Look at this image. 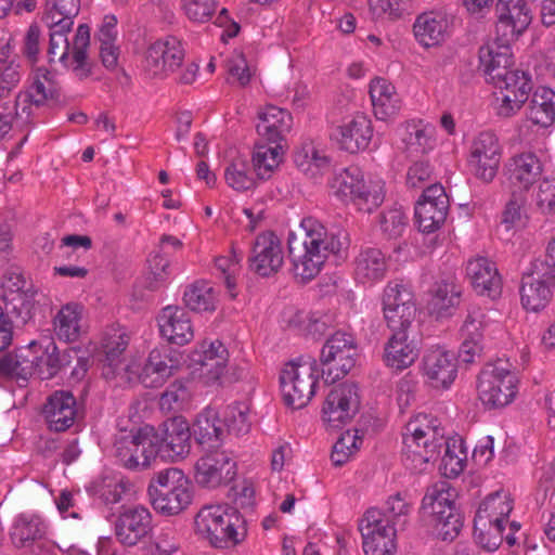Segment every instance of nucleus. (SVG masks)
<instances>
[{"instance_id": "obj_1", "label": "nucleus", "mask_w": 555, "mask_h": 555, "mask_svg": "<svg viewBox=\"0 0 555 555\" xmlns=\"http://www.w3.org/2000/svg\"><path fill=\"white\" fill-rule=\"evenodd\" d=\"M345 241L346 236L341 231L330 232L312 217L302 219L299 232H291L287 238L288 257L295 276L302 281L313 279L328 255H339Z\"/></svg>"}, {"instance_id": "obj_2", "label": "nucleus", "mask_w": 555, "mask_h": 555, "mask_svg": "<svg viewBox=\"0 0 555 555\" xmlns=\"http://www.w3.org/2000/svg\"><path fill=\"white\" fill-rule=\"evenodd\" d=\"M242 508L243 488L233 485L227 491L222 505L205 506L197 513L196 532L214 547L238 544V529L243 528Z\"/></svg>"}, {"instance_id": "obj_3", "label": "nucleus", "mask_w": 555, "mask_h": 555, "mask_svg": "<svg viewBox=\"0 0 555 555\" xmlns=\"http://www.w3.org/2000/svg\"><path fill=\"white\" fill-rule=\"evenodd\" d=\"M149 501L162 515H178L192 503L193 492L188 477L175 467L156 473L147 486Z\"/></svg>"}, {"instance_id": "obj_4", "label": "nucleus", "mask_w": 555, "mask_h": 555, "mask_svg": "<svg viewBox=\"0 0 555 555\" xmlns=\"http://www.w3.org/2000/svg\"><path fill=\"white\" fill-rule=\"evenodd\" d=\"M49 62L53 63L59 61L65 68L70 69L78 78H87L91 74V63L88 59L90 27L87 24H80L72 43L67 38V33L70 29H63L57 26H49Z\"/></svg>"}, {"instance_id": "obj_5", "label": "nucleus", "mask_w": 555, "mask_h": 555, "mask_svg": "<svg viewBox=\"0 0 555 555\" xmlns=\"http://www.w3.org/2000/svg\"><path fill=\"white\" fill-rule=\"evenodd\" d=\"M319 377V365L313 358H299L285 364L280 374L285 404L296 410L305 408L315 392Z\"/></svg>"}, {"instance_id": "obj_6", "label": "nucleus", "mask_w": 555, "mask_h": 555, "mask_svg": "<svg viewBox=\"0 0 555 555\" xmlns=\"http://www.w3.org/2000/svg\"><path fill=\"white\" fill-rule=\"evenodd\" d=\"M207 450L195 463V481L206 489H218L236 480L241 460L240 450L228 448Z\"/></svg>"}, {"instance_id": "obj_7", "label": "nucleus", "mask_w": 555, "mask_h": 555, "mask_svg": "<svg viewBox=\"0 0 555 555\" xmlns=\"http://www.w3.org/2000/svg\"><path fill=\"white\" fill-rule=\"evenodd\" d=\"M158 433L151 426H144L135 431H122L114 442L115 456L128 469L147 468L158 456Z\"/></svg>"}, {"instance_id": "obj_8", "label": "nucleus", "mask_w": 555, "mask_h": 555, "mask_svg": "<svg viewBox=\"0 0 555 555\" xmlns=\"http://www.w3.org/2000/svg\"><path fill=\"white\" fill-rule=\"evenodd\" d=\"M358 356V345L350 333H333L320 352L321 376L324 382L334 384L344 378L354 367Z\"/></svg>"}, {"instance_id": "obj_9", "label": "nucleus", "mask_w": 555, "mask_h": 555, "mask_svg": "<svg viewBox=\"0 0 555 555\" xmlns=\"http://www.w3.org/2000/svg\"><path fill=\"white\" fill-rule=\"evenodd\" d=\"M477 389L483 405L489 409L503 408L509 404L517 393V378L507 362L498 360L486 364L481 370Z\"/></svg>"}, {"instance_id": "obj_10", "label": "nucleus", "mask_w": 555, "mask_h": 555, "mask_svg": "<svg viewBox=\"0 0 555 555\" xmlns=\"http://www.w3.org/2000/svg\"><path fill=\"white\" fill-rule=\"evenodd\" d=\"M185 49L175 36H166L151 43L143 60L144 74L152 79H165L183 63Z\"/></svg>"}, {"instance_id": "obj_11", "label": "nucleus", "mask_w": 555, "mask_h": 555, "mask_svg": "<svg viewBox=\"0 0 555 555\" xmlns=\"http://www.w3.org/2000/svg\"><path fill=\"white\" fill-rule=\"evenodd\" d=\"M341 199H350L360 211L372 212L384 201L380 190L365 184L361 170L351 166L343 169L331 184Z\"/></svg>"}, {"instance_id": "obj_12", "label": "nucleus", "mask_w": 555, "mask_h": 555, "mask_svg": "<svg viewBox=\"0 0 555 555\" xmlns=\"http://www.w3.org/2000/svg\"><path fill=\"white\" fill-rule=\"evenodd\" d=\"M438 493L436 489H427L422 501L421 514L441 540L453 541L463 528V515L456 505L448 507L435 502Z\"/></svg>"}, {"instance_id": "obj_13", "label": "nucleus", "mask_w": 555, "mask_h": 555, "mask_svg": "<svg viewBox=\"0 0 555 555\" xmlns=\"http://www.w3.org/2000/svg\"><path fill=\"white\" fill-rule=\"evenodd\" d=\"M378 508H369L359 521V531L366 555H393L396 551L397 528L382 522Z\"/></svg>"}, {"instance_id": "obj_14", "label": "nucleus", "mask_w": 555, "mask_h": 555, "mask_svg": "<svg viewBox=\"0 0 555 555\" xmlns=\"http://www.w3.org/2000/svg\"><path fill=\"white\" fill-rule=\"evenodd\" d=\"M360 408L358 387L353 383H341L327 393L322 408L323 421L339 428L351 422Z\"/></svg>"}, {"instance_id": "obj_15", "label": "nucleus", "mask_w": 555, "mask_h": 555, "mask_svg": "<svg viewBox=\"0 0 555 555\" xmlns=\"http://www.w3.org/2000/svg\"><path fill=\"white\" fill-rule=\"evenodd\" d=\"M501 155L498 137L491 131H482L472 141L468 166L476 178L489 183L498 173Z\"/></svg>"}, {"instance_id": "obj_16", "label": "nucleus", "mask_w": 555, "mask_h": 555, "mask_svg": "<svg viewBox=\"0 0 555 555\" xmlns=\"http://www.w3.org/2000/svg\"><path fill=\"white\" fill-rule=\"evenodd\" d=\"M384 318L389 328L415 325L416 304L410 288L403 284L389 283L383 295Z\"/></svg>"}, {"instance_id": "obj_17", "label": "nucleus", "mask_w": 555, "mask_h": 555, "mask_svg": "<svg viewBox=\"0 0 555 555\" xmlns=\"http://www.w3.org/2000/svg\"><path fill=\"white\" fill-rule=\"evenodd\" d=\"M29 359H33V374H37L40 379L53 378L62 369L70 365L73 356H77V350L66 348L62 352L52 338L34 340L28 344Z\"/></svg>"}, {"instance_id": "obj_18", "label": "nucleus", "mask_w": 555, "mask_h": 555, "mask_svg": "<svg viewBox=\"0 0 555 555\" xmlns=\"http://www.w3.org/2000/svg\"><path fill=\"white\" fill-rule=\"evenodd\" d=\"M284 262L281 240L271 231L258 234L251 244L248 267L260 278L276 274Z\"/></svg>"}, {"instance_id": "obj_19", "label": "nucleus", "mask_w": 555, "mask_h": 555, "mask_svg": "<svg viewBox=\"0 0 555 555\" xmlns=\"http://www.w3.org/2000/svg\"><path fill=\"white\" fill-rule=\"evenodd\" d=\"M555 280L548 276L542 264L532 261L522 274L520 296L525 309L539 311L546 307L553 296Z\"/></svg>"}, {"instance_id": "obj_20", "label": "nucleus", "mask_w": 555, "mask_h": 555, "mask_svg": "<svg viewBox=\"0 0 555 555\" xmlns=\"http://www.w3.org/2000/svg\"><path fill=\"white\" fill-rule=\"evenodd\" d=\"M499 40L513 42L528 28L531 13L525 0H499L495 5Z\"/></svg>"}, {"instance_id": "obj_21", "label": "nucleus", "mask_w": 555, "mask_h": 555, "mask_svg": "<svg viewBox=\"0 0 555 555\" xmlns=\"http://www.w3.org/2000/svg\"><path fill=\"white\" fill-rule=\"evenodd\" d=\"M392 334L385 346V361L388 366L403 370L418 357L420 339L416 326L390 328Z\"/></svg>"}, {"instance_id": "obj_22", "label": "nucleus", "mask_w": 555, "mask_h": 555, "mask_svg": "<svg viewBox=\"0 0 555 555\" xmlns=\"http://www.w3.org/2000/svg\"><path fill=\"white\" fill-rule=\"evenodd\" d=\"M402 462L412 473H422L430 462H435L442 449L449 444L444 433L435 435V438L404 437Z\"/></svg>"}, {"instance_id": "obj_23", "label": "nucleus", "mask_w": 555, "mask_h": 555, "mask_svg": "<svg viewBox=\"0 0 555 555\" xmlns=\"http://www.w3.org/2000/svg\"><path fill=\"white\" fill-rule=\"evenodd\" d=\"M152 531L150 511L137 505L126 508L117 518L115 533L118 541L126 546H134Z\"/></svg>"}, {"instance_id": "obj_24", "label": "nucleus", "mask_w": 555, "mask_h": 555, "mask_svg": "<svg viewBox=\"0 0 555 555\" xmlns=\"http://www.w3.org/2000/svg\"><path fill=\"white\" fill-rule=\"evenodd\" d=\"M42 415L48 428L62 433L70 428L78 415L76 398L66 390H56L50 395L43 405Z\"/></svg>"}, {"instance_id": "obj_25", "label": "nucleus", "mask_w": 555, "mask_h": 555, "mask_svg": "<svg viewBox=\"0 0 555 555\" xmlns=\"http://www.w3.org/2000/svg\"><path fill=\"white\" fill-rule=\"evenodd\" d=\"M191 427L183 417H173L165 423L164 434H158V456L175 461L183 459L190 451Z\"/></svg>"}, {"instance_id": "obj_26", "label": "nucleus", "mask_w": 555, "mask_h": 555, "mask_svg": "<svg viewBox=\"0 0 555 555\" xmlns=\"http://www.w3.org/2000/svg\"><path fill=\"white\" fill-rule=\"evenodd\" d=\"M256 131L261 140L273 144H287L286 135L293 127L292 114L274 105H267L257 113Z\"/></svg>"}, {"instance_id": "obj_27", "label": "nucleus", "mask_w": 555, "mask_h": 555, "mask_svg": "<svg viewBox=\"0 0 555 555\" xmlns=\"http://www.w3.org/2000/svg\"><path fill=\"white\" fill-rule=\"evenodd\" d=\"M423 372L434 387L448 388L456 377V358L441 347L431 348L423 358Z\"/></svg>"}, {"instance_id": "obj_28", "label": "nucleus", "mask_w": 555, "mask_h": 555, "mask_svg": "<svg viewBox=\"0 0 555 555\" xmlns=\"http://www.w3.org/2000/svg\"><path fill=\"white\" fill-rule=\"evenodd\" d=\"M159 332L170 344L183 346L194 337L189 313L181 307L167 306L157 317Z\"/></svg>"}, {"instance_id": "obj_29", "label": "nucleus", "mask_w": 555, "mask_h": 555, "mask_svg": "<svg viewBox=\"0 0 555 555\" xmlns=\"http://www.w3.org/2000/svg\"><path fill=\"white\" fill-rule=\"evenodd\" d=\"M509 44L496 37L495 42L479 49L480 66L491 83H498V79L513 70L514 57Z\"/></svg>"}, {"instance_id": "obj_30", "label": "nucleus", "mask_w": 555, "mask_h": 555, "mask_svg": "<svg viewBox=\"0 0 555 555\" xmlns=\"http://www.w3.org/2000/svg\"><path fill=\"white\" fill-rule=\"evenodd\" d=\"M466 275L477 294L492 299L501 295V278L489 259L477 257L469 260L466 267Z\"/></svg>"}, {"instance_id": "obj_31", "label": "nucleus", "mask_w": 555, "mask_h": 555, "mask_svg": "<svg viewBox=\"0 0 555 555\" xmlns=\"http://www.w3.org/2000/svg\"><path fill=\"white\" fill-rule=\"evenodd\" d=\"M340 149L356 154L365 150L373 135L372 122L364 115H357L350 121L337 127L333 134Z\"/></svg>"}, {"instance_id": "obj_32", "label": "nucleus", "mask_w": 555, "mask_h": 555, "mask_svg": "<svg viewBox=\"0 0 555 555\" xmlns=\"http://www.w3.org/2000/svg\"><path fill=\"white\" fill-rule=\"evenodd\" d=\"M225 349L221 341H203L198 350L192 354V362L199 365V376L205 378L207 385L217 382L223 374L225 366Z\"/></svg>"}, {"instance_id": "obj_33", "label": "nucleus", "mask_w": 555, "mask_h": 555, "mask_svg": "<svg viewBox=\"0 0 555 555\" xmlns=\"http://www.w3.org/2000/svg\"><path fill=\"white\" fill-rule=\"evenodd\" d=\"M178 361L169 353L159 349H153L138 378L146 388H156L162 386L178 370Z\"/></svg>"}, {"instance_id": "obj_34", "label": "nucleus", "mask_w": 555, "mask_h": 555, "mask_svg": "<svg viewBox=\"0 0 555 555\" xmlns=\"http://www.w3.org/2000/svg\"><path fill=\"white\" fill-rule=\"evenodd\" d=\"M194 440L203 448H217L222 442L223 430L216 409L208 405L198 412L190 425Z\"/></svg>"}, {"instance_id": "obj_35", "label": "nucleus", "mask_w": 555, "mask_h": 555, "mask_svg": "<svg viewBox=\"0 0 555 555\" xmlns=\"http://www.w3.org/2000/svg\"><path fill=\"white\" fill-rule=\"evenodd\" d=\"M129 335L124 327L109 326L101 339V349L104 353V362L111 369L105 375H117L120 371H128L129 366H122V357L129 345Z\"/></svg>"}, {"instance_id": "obj_36", "label": "nucleus", "mask_w": 555, "mask_h": 555, "mask_svg": "<svg viewBox=\"0 0 555 555\" xmlns=\"http://www.w3.org/2000/svg\"><path fill=\"white\" fill-rule=\"evenodd\" d=\"M287 144H273L261 140L255 143L251 154V170L256 179L266 181L283 162Z\"/></svg>"}, {"instance_id": "obj_37", "label": "nucleus", "mask_w": 555, "mask_h": 555, "mask_svg": "<svg viewBox=\"0 0 555 555\" xmlns=\"http://www.w3.org/2000/svg\"><path fill=\"white\" fill-rule=\"evenodd\" d=\"M414 36L426 48L444 41L449 30V20L442 13L426 12L421 14L413 25Z\"/></svg>"}, {"instance_id": "obj_38", "label": "nucleus", "mask_w": 555, "mask_h": 555, "mask_svg": "<svg viewBox=\"0 0 555 555\" xmlns=\"http://www.w3.org/2000/svg\"><path fill=\"white\" fill-rule=\"evenodd\" d=\"M47 533L44 520L29 513L17 515L10 530V538L14 546L22 548L33 545L36 541L42 539Z\"/></svg>"}, {"instance_id": "obj_39", "label": "nucleus", "mask_w": 555, "mask_h": 555, "mask_svg": "<svg viewBox=\"0 0 555 555\" xmlns=\"http://www.w3.org/2000/svg\"><path fill=\"white\" fill-rule=\"evenodd\" d=\"M462 289L451 279L437 282L431 289V298L428 309L437 319L448 318L453 314L460 305Z\"/></svg>"}, {"instance_id": "obj_40", "label": "nucleus", "mask_w": 555, "mask_h": 555, "mask_svg": "<svg viewBox=\"0 0 555 555\" xmlns=\"http://www.w3.org/2000/svg\"><path fill=\"white\" fill-rule=\"evenodd\" d=\"M370 96L374 115L380 120H386L400 109V99L395 87L386 79L375 78L371 81Z\"/></svg>"}, {"instance_id": "obj_41", "label": "nucleus", "mask_w": 555, "mask_h": 555, "mask_svg": "<svg viewBox=\"0 0 555 555\" xmlns=\"http://www.w3.org/2000/svg\"><path fill=\"white\" fill-rule=\"evenodd\" d=\"M29 349L17 348L0 357V383L15 380L27 383L33 376V359H29Z\"/></svg>"}, {"instance_id": "obj_42", "label": "nucleus", "mask_w": 555, "mask_h": 555, "mask_svg": "<svg viewBox=\"0 0 555 555\" xmlns=\"http://www.w3.org/2000/svg\"><path fill=\"white\" fill-rule=\"evenodd\" d=\"M83 307L76 302L64 305L53 320L56 336L64 341H76L81 334Z\"/></svg>"}, {"instance_id": "obj_43", "label": "nucleus", "mask_w": 555, "mask_h": 555, "mask_svg": "<svg viewBox=\"0 0 555 555\" xmlns=\"http://www.w3.org/2000/svg\"><path fill=\"white\" fill-rule=\"evenodd\" d=\"M183 302L195 312H214L218 305V292L211 283L198 280L185 287Z\"/></svg>"}, {"instance_id": "obj_44", "label": "nucleus", "mask_w": 555, "mask_h": 555, "mask_svg": "<svg viewBox=\"0 0 555 555\" xmlns=\"http://www.w3.org/2000/svg\"><path fill=\"white\" fill-rule=\"evenodd\" d=\"M509 180L527 190L542 173V164L533 153H522L511 159Z\"/></svg>"}, {"instance_id": "obj_45", "label": "nucleus", "mask_w": 555, "mask_h": 555, "mask_svg": "<svg viewBox=\"0 0 555 555\" xmlns=\"http://www.w3.org/2000/svg\"><path fill=\"white\" fill-rule=\"evenodd\" d=\"M527 117L534 125L551 126L555 120V92L547 87L537 88L527 108Z\"/></svg>"}, {"instance_id": "obj_46", "label": "nucleus", "mask_w": 555, "mask_h": 555, "mask_svg": "<svg viewBox=\"0 0 555 555\" xmlns=\"http://www.w3.org/2000/svg\"><path fill=\"white\" fill-rule=\"evenodd\" d=\"M386 259L378 248L367 247L356 258V275L365 283L382 279L386 272Z\"/></svg>"}, {"instance_id": "obj_47", "label": "nucleus", "mask_w": 555, "mask_h": 555, "mask_svg": "<svg viewBox=\"0 0 555 555\" xmlns=\"http://www.w3.org/2000/svg\"><path fill=\"white\" fill-rule=\"evenodd\" d=\"M240 249L232 245L228 255L218 256L215 259V274L223 280L230 296L235 298L238 295L237 281L241 275Z\"/></svg>"}, {"instance_id": "obj_48", "label": "nucleus", "mask_w": 555, "mask_h": 555, "mask_svg": "<svg viewBox=\"0 0 555 555\" xmlns=\"http://www.w3.org/2000/svg\"><path fill=\"white\" fill-rule=\"evenodd\" d=\"M80 10V0H47L43 20L48 26L72 29Z\"/></svg>"}, {"instance_id": "obj_49", "label": "nucleus", "mask_w": 555, "mask_h": 555, "mask_svg": "<svg viewBox=\"0 0 555 555\" xmlns=\"http://www.w3.org/2000/svg\"><path fill=\"white\" fill-rule=\"evenodd\" d=\"M449 205L446 202H417L415 205V219L418 229L424 233H431L440 229L446 222Z\"/></svg>"}, {"instance_id": "obj_50", "label": "nucleus", "mask_w": 555, "mask_h": 555, "mask_svg": "<svg viewBox=\"0 0 555 555\" xmlns=\"http://www.w3.org/2000/svg\"><path fill=\"white\" fill-rule=\"evenodd\" d=\"M481 323L468 315L463 325L462 332L464 340L459 350V360L470 364L477 357L481 356L482 334L480 332Z\"/></svg>"}, {"instance_id": "obj_51", "label": "nucleus", "mask_w": 555, "mask_h": 555, "mask_svg": "<svg viewBox=\"0 0 555 555\" xmlns=\"http://www.w3.org/2000/svg\"><path fill=\"white\" fill-rule=\"evenodd\" d=\"M191 397L188 383L177 379L160 395L158 405L163 413H178L189 406Z\"/></svg>"}, {"instance_id": "obj_52", "label": "nucleus", "mask_w": 555, "mask_h": 555, "mask_svg": "<svg viewBox=\"0 0 555 555\" xmlns=\"http://www.w3.org/2000/svg\"><path fill=\"white\" fill-rule=\"evenodd\" d=\"M289 327H304L307 335L318 339L334 327V315L331 313L314 312L311 315H305L304 312H297L288 320Z\"/></svg>"}, {"instance_id": "obj_53", "label": "nucleus", "mask_w": 555, "mask_h": 555, "mask_svg": "<svg viewBox=\"0 0 555 555\" xmlns=\"http://www.w3.org/2000/svg\"><path fill=\"white\" fill-rule=\"evenodd\" d=\"M52 94L50 73L46 68H37L34 73L33 83L28 91L18 95L16 105L34 103L36 106L42 105ZM26 111V105L23 106V113Z\"/></svg>"}, {"instance_id": "obj_54", "label": "nucleus", "mask_w": 555, "mask_h": 555, "mask_svg": "<svg viewBox=\"0 0 555 555\" xmlns=\"http://www.w3.org/2000/svg\"><path fill=\"white\" fill-rule=\"evenodd\" d=\"M512 509L513 506L507 498L496 492L490 494L482 501L475 518L479 519V517H482L490 522L505 525Z\"/></svg>"}, {"instance_id": "obj_55", "label": "nucleus", "mask_w": 555, "mask_h": 555, "mask_svg": "<svg viewBox=\"0 0 555 555\" xmlns=\"http://www.w3.org/2000/svg\"><path fill=\"white\" fill-rule=\"evenodd\" d=\"M504 531L505 526L499 522H490L482 517L474 519V537L476 543L486 551H495L501 545Z\"/></svg>"}, {"instance_id": "obj_56", "label": "nucleus", "mask_w": 555, "mask_h": 555, "mask_svg": "<svg viewBox=\"0 0 555 555\" xmlns=\"http://www.w3.org/2000/svg\"><path fill=\"white\" fill-rule=\"evenodd\" d=\"M36 291H26L20 294L1 296L4 302V311L14 315L22 324H25L31 318Z\"/></svg>"}, {"instance_id": "obj_57", "label": "nucleus", "mask_w": 555, "mask_h": 555, "mask_svg": "<svg viewBox=\"0 0 555 555\" xmlns=\"http://www.w3.org/2000/svg\"><path fill=\"white\" fill-rule=\"evenodd\" d=\"M224 180L237 192H243V156L240 147L230 146L224 152Z\"/></svg>"}, {"instance_id": "obj_58", "label": "nucleus", "mask_w": 555, "mask_h": 555, "mask_svg": "<svg viewBox=\"0 0 555 555\" xmlns=\"http://www.w3.org/2000/svg\"><path fill=\"white\" fill-rule=\"evenodd\" d=\"M408 135L404 139L408 149L416 154H425L434 149V129L422 125H408Z\"/></svg>"}, {"instance_id": "obj_59", "label": "nucleus", "mask_w": 555, "mask_h": 555, "mask_svg": "<svg viewBox=\"0 0 555 555\" xmlns=\"http://www.w3.org/2000/svg\"><path fill=\"white\" fill-rule=\"evenodd\" d=\"M496 88L502 90V93L516 94L519 98L529 96L531 91V79L521 70L513 69L502 79H498V83H493Z\"/></svg>"}, {"instance_id": "obj_60", "label": "nucleus", "mask_w": 555, "mask_h": 555, "mask_svg": "<svg viewBox=\"0 0 555 555\" xmlns=\"http://www.w3.org/2000/svg\"><path fill=\"white\" fill-rule=\"evenodd\" d=\"M410 505L404 501L400 493L390 496L386 503L385 509L379 513L383 515L382 522L393 528L403 529L409 513Z\"/></svg>"}, {"instance_id": "obj_61", "label": "nucleus", "mask_w": 555, "mask_h": 555, "mask_svg": "<svg viewBox=\"0 0 555 555\" xmlns=\"http://www.w3.org/2000/svg\"><path fill=\"white\" fill-rule=\"evenodd\" d=\"M169 259L160 249L147 258L146 281L151 289L158 288L168 278Z\"/></svg>"}, {"instance_id": "obj_62", "label": "nucleus", "mask_w": 555, "mask_h": 555, "mask_svg": "<svg viewBox=\"0 0 555 555\" xmlns=\"http://www.w3.org/2000/svg\"><path fill=\"white\" fill-rule=\"evenodd\" d=\"M217 0H182L183 12L193 23L210 21L217 11Z\"/></svg>"}, {"instance_id": "obj_63", "label": "nucleus", "mask_w": 555, "mask_h": 555, "mask_svg": "<svg viewBox=\"0 0 555 555\" xmlns=\"http://www.w3.org/2000/svg\"><path fill=\"white\" fill-rule=\"evenodd\" d=\"M361 439L350 431H346L333 446L331 460L335 466H341L348 462L350 456L359 449Z\"/></svg>"}, {"instance_id": "obj_64", "label": "nucleus", "mask_w": 555, "mask_h": 555, "mask_svg": "<svg viewBox=\"0 0 555 555\" xmlns=\"http://www.w3.org/2000/svg\"><path fill=\"white\" fill-rule=\"evenodd\" d=\"M408 430L410 435L406 437L415 438H435V435L443 433L437 418L427 414H420L413 421L409 422Z\"/></svg>"}]
</instances>
